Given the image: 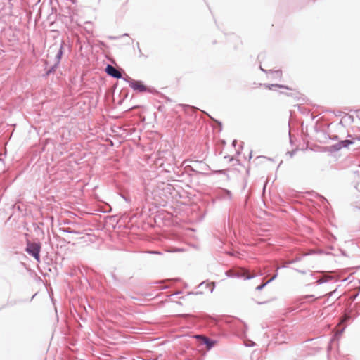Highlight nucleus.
I'll list each match as a JSON object with an SVG mask.
<instances>
[{"label": "nucleus", "mask_w": 360, "mask_h": 360, "mask_svg": "<svg viewBox=\"0 0 360 360\" xmlns=\"http://www.w3.org/2000/svg\"><path fill=\"white\" fill-rule=\"evenodd\" d=\"M271 279L269 280V281H266V283H266H266H269V282H271Z\"/></svg>", "instance_id": "15"}, {"label": "nucleus", "mask_w": 360, "mask_h": 360, "mask_svg": "<svg viewBox=\"0 0 360 360\" xmlns=\"http://www.w3.org/2000/svg\"><path fill=\"white\" fill-rule=\"evenodd\" d=\"M198 337L202 338V342L207 345V349H210L214 345V341H212L205 337H200V336H198Z\"/></svg>", "instance_id": "6"}, {"label": "nucleus", "mask_w": 360, "mask_h": 360, "mask_svg": "<svg viewBox=\"0 0 360 360\" xmlns=\"http://www.w3.org/2000/svg\"><path fill=\"white\" fill-rule=\"evenodd\" d=\"M335 302V300H329V299H327V300L324 302V304H326V307L328 305H331Z\"/></svg>", "instance_id": "8"}, {"label": "nucleus", "mask_w": 360, "mask_h": 360, "mask_svg": "<svg viewBox=\"0 0 360 360\" xmlns=\"http://www.w3.org/2000/svg\"><path fill=\"white\" fill-rule=\"evenodd\" d=\"M352 143V142L349 140H345L340 142L341 147H347L349 144Z\"/></svg>", "instance_id": "7"}, {"label": "nucleus", "mask_w": 360, "mask_h": 360, "mask_svg": "<svg viewBox=\"0 0 360 360\" xmlns=\"http://www.w3.org/2000/svg\"><path fill=\"white\" fill-rule=\"evenodd\" d=\"M105 71L106 72L115 77V78H121L122 77V75L121 73L120 72V71H118L117 69H115L113 66L110 65H108L106 68H105Z\"/></svg>", "instance_id": "3"}, {"label": "nucleus", "mask_w": 360, "mask_h": 360, "mask_svg": "<svg viewBox=\"0 0 360 360\" xmlns=\"http://www.w3.org/2000/svg\"><path fill=\"white\" fill-rule=\"evenodd\" d=\"M243 276L247 279H250L253 277V276L250 275L248 271H245Z\"/></svg>", "instance_id": "9"}, {"label": "nucleus", "mask_w": 360, "mask_h": 360, "mask_svg": "<svg viewBox=\"0 0 360 360\" xmlns=\"http://www.w3.org/2000/svg\"><path fill=\"white\" fill-rule=\"evenodd\" d=\"M63 43L60 44V45L57 47V52L56 54V63H58L63 55Z\"/></svg>", "instance_id": "5"}, {"label": "nucleus", "mask_w": 360, "mask_h": 360, "mask_svg": "<svg viewBox=\"0 0 360 360\" xmlns=\"http://www.w3.org/2000/svg\"><path fill=\"white\" fill-rule=\"evenodd\" d=\"M130 86L136 91H138L139 92H144L149 91L148 88L145 86L140 81H133L130 83Z\"/></svg>", "instance_id": "2"}, {"label": "nucleus", "mask_w": 360, "mask_h": 360, "mask_svg": "<svg viewBox=\"0 0 360 360\" xmlns=\"http://www.w3.org/2000/svg\"><path fill=\"white\" fill-rule=\"evenodd\" d=\"M348 319H349V316H347V315H345V316H344V318L342 319V322L345 321H346V320H347Z\"/></svg>", "instance_id": "13"}, {"label": "nucleus", "mask_w": 360, "mask_h": 360, "mask_svg": "<svg viewBox=\"0 0 360 360\" xmlns=\"http://www.w3.org/2000/svg\"><path fill=\"white\" fill-rule=\"evenodd\" d=\"M268 160L269 159L266 156H257L253 160L252 163L255 165L258 166L262 163L267 162Z\"/></svg>", "instance_id": "4"}, {"label": "nucleus", "mask_w": 360, "mask_h": 360, "mask_svg": "<svg viewBox=\"0 0 360 360\" xmlns=\"http://www.w3.org/2000/svg\"><path fill=\"white\" fill-rule=\"evenodd\" d=\"M276 74L277 75L278 77H281L282 76V72L281 71H276Z\"/></svg>", "instance_id": "12"}, {"label": "nucleus", "mask_w": 360, "mask_h": 360, "mask_svg": "<svg viewBox=\"0 0 360 360\" xmlns=\"http://www.w3.org/2000/svg\"><path fill=\"white\" fill-rule=\"evenodd\" d=\"M271 279L269 280V281H266V283H266H266H269V282H271Z\"/></svg>", "instance_id": "16"}, {"label": "nucleus", "mask_w": 360, "mask_h": 360, "mask_svg": "<svg viewBox=\"0 0 360 360\" xmlns=\"http://www.w3.org/2000/svg\"><path fill=\"white\" fill-rule=\"evenodd\" d=\"M334 292H335V291H333V292H329L328 295L329 296H331V295H332V294H333V293H334Z\"/></svg>", "instance_id": "14"}, {"label": "nucleus", "mask_w": 360, "mask_h": 360, "mask_svg": "<svg viewBox=\"0 0 360 360\" xmlns=\"http://www.w3.org/2000/svg\"><path fill=\"white\" fill-rule=\"evenodd\" d=\"M41 246L37 243H28L26 251L32 255L37 261H39V252Z\"/></svg>", "instance_id": "1"}, {"label": "nucleus", "mask_w": 360, "mask_h": 360, "mask_svg": "<svg viewBox=\"0 0 360 360\" xmlns=\"http://www.w3.org/2000/svg\"><path fill=\"white\" fill-rule=\"evenodd\" d=\"M265 285H266V283H263V284H262V285H258V286L256 288V289H257V290H262V289Z\"/></svg>", "instance_id": "11"}, {"label": "nucleus", "mask_w": 360, "mask_h": 360, "mask_svg": "<svg viewBox=\"0 0 360 360\" xmlns=\"http://www.w3.org/2000/svg\"><path fill=\"white\" fill-rule=\"evenodd\" d=\"M271 86H278V87H279V88H285V86H282V85H278V84H272L271 86H267V87H268L269 89H271ZM286 89H290V88H288V87H286Z\"/></svg>", "instance_id": "10"}]
</instances>
